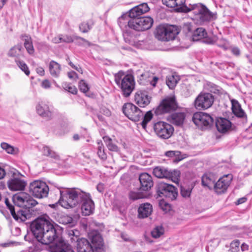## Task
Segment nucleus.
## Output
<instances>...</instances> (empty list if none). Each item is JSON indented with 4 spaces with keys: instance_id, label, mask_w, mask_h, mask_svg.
<instances>
[{
    "instance_id": "nucleus-26",
    "label": "nucleus",
    "mask_w": 252,
    "mask_h": 252,
    "mask_svg": "<svg viewBox=\"0 0 252 252\" xmlns=\"http://www.w3.org/2000/svg\"><path fill=\"white\" fill-rule=\"evenodd\" d=\"M153 211L152 205L149 203L140 205L138 209V216L139 218L144 219L148 217Z\"/></svg>"
},
{
    "instance_id": "nucleus-6",
    "label": "nucleus",
    "mask_w": 252,
    "mask_h": 252,
    "mask_svg": "<svg viewBox=\"0 0 252 252\" xmlns=\"http://www.w3.org/2000/svg\"><path fill=\"white\" fill-rule=\"evenodd\" d=\"M178 33L176 27L165 24H160L157 26L154 32L156 38L162 41L172 40Z\"/></svg>"
},
{
    "instance_id": "nucleus-1",
    "label": "nucleus",
    "mask_w": 252,
    "mask_h": 252,
    "mask_svg": "<svg viewBox=\"0 0 252 252\" xmlns=\"http://www.w3.org/2000/svg\"><path fill=\"white\" fill-rule=\"evenodd\" d=\"M30 229L37 241L45 245L55 242L52 252H74L71 246L60 237L59 226L52 220L39 217L31 222Z\"/></svg>"
},
{
    "instance_id": "nucleus-27",
    "label": "nucleus",
    "mask_w": 252,
    "mask_h": 252,
    "mask_svg": "<svg viewBox=\"0 0 252 252\" xmlns=\"http://www.w3.org/2000/svg\"><path fill=\"white\" fill-rule=\"evenodd\" d=\"M216 181L215 176L211 173L204 174L201 179L202 185L203 187L212 189L215 185Z\"/></svg>"
},
{
    "instance_id": "nucleus-7",
    "label": "nucleus",
    "mask_w": 252,
    "mask_h": 252,
    "mask_svg": "<svg viewBox=\"0 0 252 252\" xmlns=\"http://www.w3.org/2000/svg\"><path fill=\"white\" fill-rule=\"evenodd\" d=\"M29 192L34 197L41 199L46 197L49 193V187L41 180H34L29 185Z\"/></svg>"
},
{
    "instance_id": "nucleus-63",
    "label": "nucleus",
    "mask_w": 252,
    "mask_h": 252,
    "mask_svg": "<svg viewBox=\"0 0 252 252\" xmlns=\"http://www.w3.org/2000/svg\"><path fill=\"white\" fill-rule=\"evenodd\" d=\"M52 42L54 43L58 44L59 43L62 42V37H61V34L59 35L57 37H55L52 39Z\"/></svg>"
},
{
    "instance_id": "nucleus-40",
    "label": "nucleus",
    "mask_w": 252,
    "mask_h": 252,
    "mask_svg": "<svg viewBox=\"0 0 252 252\" xmlns=\"http://www.w3.org/2000/svg\"><path fill=\"white\" fill-rule=\"evenodd\" d=\"M98 150L97 155L98 157L102 160H105L107 158L106 154L104 152V149L103 143L101 140L97 141Z\"/></svg>"
},
{
    "instance_id": "nucleus-29",
    "label": "nucleus",
    "mask_w": 252,
    "mask_h": 252,
    "mask_svg": "<svg viewBox=\"0 0 252 252\" xmlns=\"http://www.w3.org/2000/svg\"><path fill=\"white\" fill-rule=\"evenodd\" d=\"M49 69L51 75L55 78L59 77L61 66L57 62L54 61H51L49 64Z\"/></svg>"
},
{
    "instance_id": "nucleus-53",
    "label": "nucleus",
    "mask_w": 252,
    "mask_h": 252,
    "mask_svg": "<svg viewBox=\"0 0 252 252\" xmlns=\"http://www.w3.org/2000/svg\"><path fill=\"white\" fill-rule=\"evenodd\" d=\"M203 42L209 44H213L216 41L215 37H207V35L203 38Z\"/></svg>"
},
{
    "instance_id": "nucleus-34",
    "label": "nucleus",
    "mask_w": 252,
    "mask_h": 252,
    "mask_svg": "<svg viewBox=\"0 0 252 252\" xmlns=\"http://www.w3.org/2000/svg\"><path fill=\"white\" fill-rule=\"evenodd\" d=\"M24 46L27 52L31 55L33 54L34 52L32 39L31 37L27 35H24Z\"/></svg>"
},
{
    "instance_id": "nucleus-49",
    "label": "nucleus",
    "mask_w": 252,
    "mask_h": 252,
    "mask_svg": "<svg viewBox=\"0 0 252 252\" xmlns=\"http://www.w3.org/2000/svg\"><path fill=\"white\" fill-rule=\"evenodd\" d=\"M144 197V195L142 193L139 192L130 191L129 193V198L133 200L143 198Z\"/></svg>"
},
{
    "instance_id": "nucleus-44",
    "label": "nucleus",
    "mask_w": 252,
    "mask_h": 252,
    "mask_svg": "<svg viewBox=\"0 0 252 252\" xmlns=\"http://www.w3.org/2000/svg\"><path fill=\"white\" fill-rule=\"evenodd\" d=\"M92 27L93 23H90L88 22H83L80 25L79 29L81 32L86 33L92 28Z\"/></svg>"
},
{
    "instance_id": "nucleus-41",
    "label": "nucleus",
    "mask_w": 252,
    "mask_h": 252,
    "mask_svg": "<svg viewBox=\"0 0 252 252\" xmlns=\"http://www.w3.org/2000/svg\"><path fill=\"white\" fill-rule=\"evenodd\" d=\"M164 229L162 226H157L151 232L153 237L157 238L164 234Z\"/></svg>"
},
{
    "instance_id": "nucleus-3",
    "label": "nucleus",
    "mask_w": 252,
    "mask_h": 252,
    "mask_svg": "<svg viewBox=\"0 0 252 252\" xmlns=\"http://www.w3.org/2000/svg\"><path fill=\"white\" fill-rule=\"evenodd\" d=\"M126 15H123L118 19V24L123 31L125 38L131 36L130 29L138 32L144 31L150 29L154 22L153 19L148 16L130 19L127 21L123 22L124 16L126 17Z\"/></svg>"
},
{
    "instance_id": "nucleus-47",
    "label": "nucleus",
    "mask_w": 252,
    "mask_h": 252,
    "mask_svg": "<svg viewBox=\"0 0 252 252\" xmlns=\"http://www.w3.org/2000/svg\"><path fill=\"white\" fill-rule=\"evenodd\" d=\"M15 61L17 65L20 68V69L23 70L27 75H29L30 72L27 64L23 61L18 60H16Z\"/></svg>"
},
{
    "instance_id": "nucleus-36",
    "label": "nucleus",
    "mask_w": 252,
    "mask_h": 252,
    "mask_svg": "<svg viewBox=\"0 0 252 252\" xmlns=\"http://www.w3.org/2000/svg\"><path fill=\"white\" fill-rule=\"evenodd\" d=\"M153 115L151 111H149L146 113L143 117L141 118L143 119L141 123V125L143 128L146 129L147 127V124L152 119Z\"/></svg>"
},
{
    "instance_id": "nucleus-33",
    "label": "nucleus",
    "mask_w": 252,
    "mask_h": 252,
    "mask_svg": "<svg viewBox=\"0 0 252 252\" xmlns=\"http://www.w3.org/2000/svg\"><path fill=\"white\" fill-rule=\"evenodd\" d=\"M142 14L139 9L136 6H135L129 10L128 15L126 14L127 16L126 17L124 16V19L123 20V22L127 21L130 19L139 18Z\"/></svg>"
},
{
    "instance_id": "nucleus-12",
    "label": "nucleus",
    "mask_w": 252,
    "mask_h": 252,
    "mask_svg": "<svg viewBox=\"0 0 252 252\" xmlns=\"http://www.w3.org/2000/svg\"><path fill=\"white\" fill-rule=\"evenodd\" d=\"M24 176L18 171L12 174L11 177L7 181L8 189L12 191H21L25 189L27 182L23 179Z\"/></svg>"
},
{
    "instance_id": "nucleus-43",
    "label": "nucleus",
    "mask_w": 252,
    "mask_h": 252,
    "mask_svg": "<svg viewBox=\"0 0 252 252\" xmlns=\"http://www.w3.org/2000/svg\"><path fill=\"white\" fill-rule=\"evenodd\" d=\"M0 147L3 150H4L7 154H14V151H15L14 147L6 142L1 143Z\"/></svg>"
},
{
    "instance_id": "nucleus-17",
    "label": "nucleus",
    "mask_w": 252,
    "mask_h": 252,
    "mask_svg": "<svg viewBox=\"0 0 252 252\" xmlns=\"http://www.w3.org/2000/svg\"><path fill=\"white\" fill-rule=\"evenodd\" d=\"M4 202L12 216L17 221L25 222L31 218V214L27 210H23L18 208L16 211L14 206L10 203L7 198H5Z\"/></svg>"
},
{
    "instance_id": "nucleus-24",
    "label": "nucleus",
    "mask_w": 252,
    "mask_h": 252,
    "mask_svg": "<svg viewBox=\"0 0 252 252\" xmlns=\"http://www.w3.org/2000/svg\"><path fill=\"white\" fill-rule=\"evenodd\" d=\"M216 126L219 132L225 133L230 130L231 123L226 119L220 118L216 122Z\"/></svg>"
},
{
    "instance_id": "nucleus-20",
    "label": "nucleus",
    "mask_w": 252,
    "mask_h": 252,
    "mask_svg": "<svg viewBox=\"0 0 252 252\" xmlns=\"http://www.w3.org/2000/svg\"><path fill=\"white\" fill-rule=\"evenodd\" d=\"M163 4L171 8H176L178 12H189L188 6L185 4L186 0H162Z\"/></svg>"
},
{
    "instance_id": "nucleus-45",
    "label": "nucleus",
    "mask_w": 252,
    "mask_h": 252,
    "mask_svg": "<svg viewBox=\"0 0 252 252\" xmlns=\"http://www.w3.org/2000/svg\"><path fill=\"white\" fill-rule=\"evenodd\" d=\"M206 87L207 90L212 93H219V87L211 82L207 83Z\"/></svg>"
},
{
    "instance_id": "nucleus-5",
    "label": "nucleus",
    "mask_w": 252,
    "mask_h": 252,
    "mask_svg": "<svg viewBox=\"0 0 252 252\" xmlns=\"http://www.w3.org/2000/svg\"><path fill=\"white\" fill-rule=\"evenodd\" d=\"M115 81L121 88L122 94L125 97H128L133 91L135 81L132 75L126 74L124 71H120L115 74Z\"/></svg>"
},
{
    "instance_id": "nucleus-15",
    "label": "nucleus",
    "mask_w": 252,
    "mask_h": 252,
    "mask_svg": "<svg viewBox=\"0 0 252 252\" xmlns=\"http://www.w3.org/2000/svg\"><path fill=\"white\" fill-rule=\"evenodd\" d=\"M178 107L176 100L173 97H167L161 101L155 110L157 115L170 113L175 111Z\"/></svg>"
},
{
    "instance_id": "nucleus-21",
    "label": "nucleus",
    "mask_w": 252,
    "mask_h": 252,
    "mask_svg": "<svg viewBox=\"0 0 252 252\" xmlns=\"http://www.w3.org/2000/svg\"><path fill=\"white\" fill-rule=\"evenodd\" d=\"M140 190L148 191L153 187L154 183L152 176L147 173L141 174L139 176Z\"/></svg>"
},
{
    "instance_id": "nucleus-60",
    "label": "nucleus",
    "mask_w": 252,
    "mask_h": 252,
    "mask_svg": "<svg viewBox=\"0 0 252 252\" xmlns=\"http://www.w3.org/2000/svg\"><path fill=\"white\" fill-rule=\"evenodd\" d=\"M48 157H49L56 160H60L59 155H58L56 153H55L54 151H53L52 150H51Z\"/></svg>"
},
{
    "instance_id": "nucleus-38",
    "label": "nucleus",
    "mask_w": 252,
    "mask_h": 252,
    "mask_svg": "<svg viewBox=\"0 0 252 252\" xmlns=\"http://www.w3.org/2000/svg\"><path fill=\"white\" fill-rule=\"evenodd\" d=\"M103 139L105 141L106 146L109 150L116 152L119 151L118 147L112 142V140L110 138L105 137H103Z\"/></svg>"
},
{
    "instance_id": "nucleus-54",
    "label": "nucleus",
    "mask_w": 252,
    "mask_h": 252,
    "mask_svg": "<svg viewBox=\"0 0 252 252\" xmlns=\"http://www.w3.org/2000/svg\"><path fill=\"white\" fill-rule=\"evenodd\" d=\"M183 30L186 32H190L194 31L193 26L190 23H185L183 26Z\"/></svg>"
},
{
    "instance_id": "nucleus-25",
    "label": "nucleus",
    "mask_w": 252,
    "mask_h": 252,
    "mask_svg": "<svg viewBox=\"0 0 252 252\" xmlns=\"http://www.w3.org/2000/svg\"><path fill=\"white\" fill-rule=\"evenodd\" d=\"M186 118L184 112H175L170 115L167 120L171 123L177 126H181L183 125Z\"/></svg>"
},
{
    "instance_id": "nucleus-2",
    "label": "nucleus",
    "mask_w": 252,
    "mask_h": 252,
    "mask_svg": "<svg viewBox=\"0 0 252 252\" xmlns=\"http://www.w3.org/2000/svg\"><path fill=\"white\" fill-rule=\"evenodd\" d=\"M60 198L58 203L66 209L73 208L81 205L83 216H89L94 210V204L89 193L79 189H67L60 190Z\"/></svg>"
},
{
    "instance_id": "nucleus-37",
    "label": "nucleus",
    "mask_w": 252,
    "mask_h": 252,
    "mask_svg": "<svg viewBox=\"0 0 252 252\" xmlns=\"http://www.w3.org/2000/svg\"><path fill=\"white\" fill-rule=\"evenodd\" d=\"M22 49L21 44H18L11 48L8 54L9 56L17 57L21 56V49Z\"/></svg>"
},
{
    "instance_id": "nucleus-58",
    "label": "nucleus",
    "mask_w": 252,
    "mask_h": 252,
    "mask_svg": "<svg viewBox=\"0 0 252 252\" xmlns=\"http://www.w3.org/2000/svg\"><path fill=\"white\" fill-rule=\"evenodd\" d=\"M180 154L179 151H170L166 153L165 155L168 157H173L176 156H178Z\"/></svg>"
},
{
    "instance_id": "nucleus-51",
    "label": "nucleus",
    "mask_w": 252,
    "mask_h": 252,
    "mask_svg": "<svg viewBox=\"0 0 252 252\" xmlns=\"http://www.w3.org/2000/svg\"><path fill=\"white\" fill-rule=\"evenodd\" d=\"M136 7L138 8V9H139V10L142 14L146 13L150 10V8L149 7L147 3H141L136 6Z\"/></svg>"
},
{
    "instance_id": "nucleus-19",
    "label": "nucleus",
    "mask_w": 252,
    "mask_h": 252,
    "mask_svg": "<svg viewBox=\"0 0 252 252\" xmlns=\"http://www.w3.org/2000/svg\"><path fill=\"white\" fill-rule=\"evenodd\" d=\"M232 180V175H227L220 178L214 186V189L218 194L224 193L229 186Z\"/></svg>"
},
{
    "instance_id": "nucleus-23",
    "label": "nucleus",
    "mask_w": 252,
    "mask_h": 252,
    "mask_svg": "<svg viewBox=\"0 0 252 252\" xmlns=\"http://www.w3.org/2000/svg\"><path fill=\"white\" fill-rule=\"evenodd\" d=\"M37 113L42 117L47 120H51L53 113L49 106L44 102L38 103L36 106Z\"/></svg>"
},
{
    "instance_id": "nucleus-31",
    "label": "nucleus",
    "mask_w": 252,
    "mask_h": 252,
    "mask_svg": "<svg viewBox=\"0 0 252 252\" xmlns=\"http://www.w3.org/2000/svg\"><path fill=\"white\" fill-rule=\"evenodd\" d=\"M207 33L205 29L203 28H198L194 30L192 38L193 41H198L203 39L207 35Z\"/></svg>"
},
{
    "instance_id": "nucleus-55",
    "label": "nucleus",
    "mask_w": 252,
    "mask_h": 252,
    "mask_svg": "<svg viewBox=\"0 0 252 252\" xmlns=\"http://www.w3.org/2000/svg\"><path fill=\"white\" fill-rule=\"evenodd\" d=\"M75 43L78 45H84L85 44L87 45L88 46L91 45V43L88 40L83 41L79 39H74Z\"/></svg>"
},
{
    "instance_id": "nucleus-64",
    "label": "nucleus",
    "mask_w": 252,
    "mask_h": 252,
    "mask_svg": "<svg viewBox=\"0 0 252 252\" xmlns=\"http://www.w3.org/2000/svg\"><path fill=\"white\" fill-rule=\"evenodd\" d=\"M68 77L70 79H74L78 77L77 74L74 71H71L67 73Z\"/></svg>"
},
{
    "instance_id": "nucleus-8",
    "label": "nucleus",
    "mask_w": 252,
    "mask_h": 252,
    "mask_svg": "<svg viewBox=\"0 0 252 252\" xmlns=\"http://www.w3.org/2000/svg\"><path fill=\"white\" fill-rule=\"evenodd\" d=\"M153 128L157 136L163 139L169 138L174 131V128L171 125L161 121L155 123Z\"/></svg>"
},
{
    "instance_id": "nucleus-16",
    "label": "nucleus",
    "mask_w": 252,
    "mask_h": 252,
    "mask_svg": "<svg viewBox=\"0 0 252 252\" xmlns=\"http://www.w3.org/2000/svg\"><path fill=\"white\" fill-rule=\"evenodd\" d=\"M124 114L130 120L139 121L143 116L142 111L131 103H127L123 107Z\"/></svg>"
},
{
    "instance_id": "nucleus-11",
    "label": "nucleus",
    "mask_w": 252,
    "mask_h": 252,
    "mask_svg": "<svg viewBox=\"0 0 252 252\" xmlns=\"http://www.w3.org/2000/svg\"><path fill=\"white\" fill-rule=\"evenodd\" d=\"M157 192L160 197H165L169 200H174L178 196L177 189L174 186L161 182L158 184Z\"/></svg>"
},
{
    "instance_id": "nucleus-4",
    "label": "nucleus",
    "mask_w": 252,
    "mask_h": 252,
    "mask_svg": "<svg viewBox=\"0 0 252 252\" xmlns=\"http://www.w3.org/2000/svg\"><path fill=\"white\" fill-rule=\"evenodd\" d=\"M188 9L189 12H191L193 14L191 18L197 24L206 25L217 19L216 13L210 11L205 5L202 3L189 4Z\"/></svg>"
},
{
    "instance_id": "nucleus-22",
    "label": "nucleus",
    "mask_w": 252,
    "mask_h": 252,
    "mask_svg": "<svg viewBox=\"0 0 252 252\" xmlns=\"http://www.w3.org/2000/svg\"><path fill=\"white\" fill-rule=\"evenodd\" d=\"M151 97L145 91H138L134 96L135 102L141 107H145L150 102Z\"/></svg>"
},
{
    "instance_id": "nucleus-18",
    "label": "nucleus",
    "mask_w": 252,
    "mask_h": 252,
    "mask_svg": "<svg viewBox=\"0 0 252 252\" xmlns=\"http://www.w3.org/2000/svg\"><path fill=\"white\" fill-rule=\"evenodd\" d=\"M89 237L92 242V252H104L103 239L98 231L92 230L89 233Z\"/></svg>"
},
{
    "instance_id": "nucleus-46",
    "label": "nucleus",
    "mask_w": 252,
    "mask_h": 252,
    "mask_svg": "<svg viewBox=\"0 0 252 252\" xmlns=\"http://www.w3.org/2000/svg\"><path fill=\"white\" fill-rule=\"evenodd\" d=\"M192 188L190 187L182 186L181 187V194L183 197H189L190 195Z\"/></svg>"
},
{
    "instance_id": "nucleus-28",
    "label": "nucleus",
    "mask_w": 252,
    "mask_h": 252,
    "mask_svg": "<svg viewBox=\"0 0 252 252\" xmlns=\"http://www.w3.org/2000/svg\"><path fill=\"white\" fill-rule=\"evenodd\" d=\"M232 111L233 114L239 118H246L247 116L245 112L242 109L240 104L238 101L235 99L231 100Z\"/></svg>"
},
{
    "instance_id": "nucleus-62",
    "label": "nucleus",
    "mask_w": 252,
    "mask_h": 252,
    "mask_svg": "<svg viewBox=\"0 0 252 252\" xmlns=\"http://www.w3.org/2000/svg\"><path fill=\"white\" fill-rule=\"evenodd\" d=\"M51 150L48 146H44L43 148V154L44 155L47 156L49 155L50 153L51 152Z\"/></svg>"
},
{
    "instance_id": "nucleus-30",
    "label": "nucleus",
    "mask_w": 252,
    "mask_h": 252,
    "mask_svg": "<svg viewBox=\"0 0 252 252\" xmlns=\"http://www.w3.org/2000/svg\"><path fill=\"white\" fill-rule=\"evenodd\" d=\"M153 173L157 178H166L169 175V170L165 167L157 166L154 169Z\"/></svg>"
},
{
    "instance_id": "nucleus-61",
    "label": "nucleus",
    "mask_w": 252,
    "mask_h": 252,
    "mask_svg": "<svg viewBox=\"0 0 252 252\" xmlns=\"http://www.w3.org/2000/svg\"><path fill=\"white\" fill-rule=\"evenodd\" d=\"M42 87L44 89H49L51 87V83L48 80H44L42 82Z\"/></svg>"
},
{
    "instance_id": "nucleus-57",
    "label": "nucleus",
    "mask_w": 252,
    "mask_h": 252,
    "mask_svg": "<svg viewBox=\"0 0 252 252\" xmlns=\"http://www.w3.org/2000/svg\"><path fill=\"white\" fill-rule=\"evenodd\" d=\"M231 52L234 55L236 56H239L241 53L240 50L237 47H231Z\"/></svg>"
},
{
    "instance_id": "nucleus-39",
    "label": "nucleus",
    "mask_w": 252,
    "mask_h": 252,
    "mask_svg": "<svg viewBox=\"0 0 252 252\" xmlns=\"http://www.w3.org/2000/svg\"><path fill=\"white\" fill-rule=\"evenodd\" d=\"M59 222L64 225H68L70 226L73 225V219L67 215H63L59 219Z\"/></svg>"
},
{
    "instance_id": "nucleus-48",
    "label": "nucleus",
    "mask_w": 252,
    "mask_h": 252,
    "mask_svg": "<svg viewBox=\"0 0 252 252\" xmlns=\"http://www.w3.org/2000/svg\"><path fill=\"white\" fill-rule=\"evenodd\" d=\"M63 88L65 91L72 94H76L77 93V90L75 86L71 84L65 83L63 85Z\"/></svg>"
},
{
    "instance_id": "nucleus-13",
    "label": "nucleus",
    "mask_w": 252,
    "mask_h": 252,
    "mask_svg": "<svg viewBox=\"0 0 252 252\" xmlns=\"http://www.w3.org/2000/svg\"><path fill=\"white\" fill-rule=\"evenodd\" d=\"M214 100V96L211 93H201L194 100V106L198 110H206L212 106Z\"/></svg>"
},
{
    "instance_id": "nucleus-50",
    "label": "nucleus",
    "mask_w": 252,
    "mask_h": 252,
    "mask_svg": "<svg viewBox=\"0 0 252 252\" xmlns=\"http://www.w3.org/2000/svg\"><path fill=\"white\" fill-rule=\"evenodd\" d=\"M79 87L80 90L84 93H86L89 90V87L88 84L84 80H81L80 81Z\"/></svg>"
},
{
    "instance_id": "nucleus-35",
    "label": "nucleus",
    "mask_w": 252,
    "mask_h": 252,
    "mask_svg": "<svg viewBox=\"0 0 252 252\" xmlns=\"http://www.w3.org/2000/svg\"><path fill=\"white\" fill-rule=\"evenodd\" d=\"M61 37H62V41L63 42L67 43H70L73 42L74 41V39H79L80 40L85 41L86 39L84 38H82L81 37L76 36L75 35H63L61 34Z\"/></svg>"
},
{
    "instance_id": "nucleus-10",
    "label": "nucleus",
    "mask_w": 252,
    "mask_h": 252,
    "mask_svg": "<svg viewBox=\"0 0 252 252\" xmlns=\"http://www.w3.org/2000/svg\"><path fill=\"white\" fill-rule=\"evenodd\" d=\"M194 124L202 130L211 127L214 123L213 118L209 114L203 112L195 113L192 117Z\"/></svg>"
},
{
    "instance_id": "nucleus-9",
    "label": "nucleus",
    "mask_w": 252,
    "mask_h": 252,
    "mask_svg": "<svg viewBox=\"0 0 252 252\" xmlns=\"http://www.w3.org/2000/svg\"><path fill=\"white\" fill-rule=\"evenodd\" d=\"M66 234L71 243H76L78 252H86L92 250L91 244L87 239L78 238L79 232L77 230H67Z\"/></svg>"
},
{
    "instance_id": "nucleus-32",
    "label": "nucleus",
    "mask_w": 252,
    "mask_h": 252,
    "mask_svg": "<svg viewBox=\"0 0 252 252\" xmlns=\"http://www.w3.org/2000/svg\"><path fill=\"white\" fill-rule=\"evenodd\" d=\"M179 80L180 77L179 76L176 74H173L169 75L166 77V83L170 89H173L176 86Z\"/></svg>"
},
{
    "instance_id": "nucleus-42",
    "label": "nucleus",
    "mask_w": 252,
    "mask_h": 252,
    "mask_svg": "<svg viewBox=\"0 0 252 252\" xmlns=\"http://www.w3.org/2000/svg\"><path fill=\"white\" fill-rule=\"evenodd\" d=\"M169 175L167 176V178L168 179H171L174 182H178L179 180V178L180 177V171L177 170H174L173 171L169 170Z\"/></svg>"
},
{
    "instance_id": "nucleus-59",
    "label": "nucleus",
    "mask_w": 252,
    "mask_h": 252,
    "mask_svg": "<svg viewBox=\"0 0 252 252\" xmlns=\"http://www.w3.org/2000/svg\"><path fill=\"white\" fill-rule=\"evenodd\" d=\"M160 206H161V209L165 212H167L169 211L171 209V206L168 203H164L163 204L161 203Z\"/></svg>"
},
{
    "instance_id": "nucleus-14",
    "label": "nucleus",
    "mask_w": 252,
    "mask_h": 252,
    "mask_svg": "<svg viewBox=\"0 0 252 252\" xmlns=\"http://www.w3.org/2000/svg\"><path fill=\"white\" fill-rule=\"evenodd\" d=\"M12 200L14 204L17 207L25 208H32L37 204V201L31 196L25 192L14 195L12 197Z\"/></svg>"
},
{
    "instance_id": "nucleus-52",
    "label": "nucleus",
    "mask_w": 252,
    "mask_h": 252,
    "mask_svg": "<svg viewBox=\"0 0 252 252\" xmlns=\"http://www.w3.org/2000/svg\"><path fill=\"white\" fill-rule=\"evenodd\" d=\"M240 242L238 240L233 241L230 244V251L231 252H236L239 249Z\"/></svg>"
},
{
    "instance_id": "nucleus-56",
    "label": "nucleus",
    "mask_w": 252,
    "mask_h": 252,
    "mask_svg": "<svg viewBox=\"0 0 252 252\" xmlns=\"http://www.w3.org/2000/svg\"><path fill=\"white\" fill-rule=\"evenodd\" d=\"M149 78L148 81H150L151 85L153 87H155L158 80V78L155 76H152L151 79H150V77H149Z\"/></svg>"
}]
</instances>
